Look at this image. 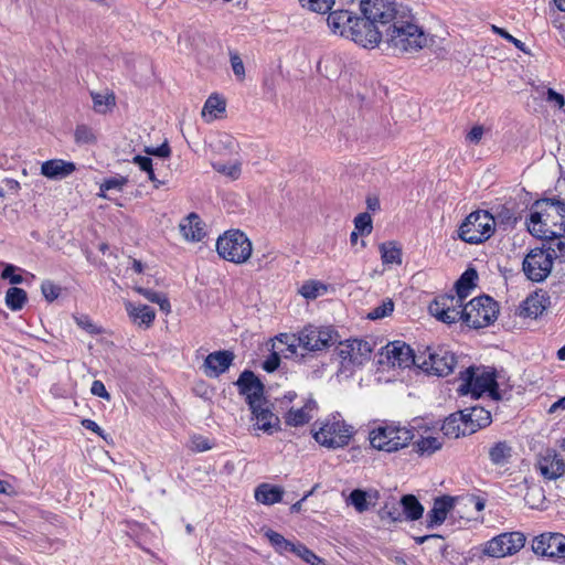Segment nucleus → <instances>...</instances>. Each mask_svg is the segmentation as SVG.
Listing matches in <instances>:
<instances>
[{
    "label": "nucleus",
    "instance_id": "22",
    "mask_svg": "<svg viewBox=\"0 0 565 565\" xmlns=\"http://www.w3.org/2000/svg\"><path fill=\"white\" fill-rule=\"evenodd\" d=\"M459 413L466 424V431L471 434L489 426L492 422L490 412L479 405L467 407Z\"/></svg>",
    "mask_w": 565,
    "mask_h": 565
},
{
    "label": "nucleus",
    "instance_id": "19",
    "mask_svg": "<svg viewBox=\"0 0 565 565\" xmlns=\"http://www.w3.org/2000/svg\"><path fill=\"white\" fill-rule=\"evenodd\" d=\"M417 356L409 344L404 341H391V367L401 370L418 367Z\"/></svg>",
    "mask_w": 565,
    "mask_h": 565
},
{
    "label": "nucleus",
    "instance_id": "46",
    "mask_svg": "<svg viewBox=\"0 0 565 565\" xmlns=\"http://www.w3.org/2000/svg\"><path fill=\"white\" fill-rule=\"evenodd\" d=\"M93 104L95 111L106 114L110 106L115 105V97L113 95H104L100 93H92Z\"/></svg>",
    "mask_w": 565,
    "mask_h": 565
},
{
    "label": "nucleus",
    "instance_id": "12",
    "mask_svg": "<svg viewBox=\"0 0 565 565\" xmlns=\"http://www.w3.org/2000/svg\"><path fill=\"white\" fill-rule=\"evenodd\" d=\"M347 32V39L352 40L354 43L365 49L376 47L382 40V32L377 25L367 19L355 17L350 30Z\"/></svg>",
    "mask_w": 565,
    "mask_h": 565
},
{
    "label": "nucleus",
    "instance_id": "7",
    "mask_svg": "<svg viewBox=\"0 0 565 565\" xmlns=\"http://www.w3.org/2000/svg\"><path fill=\"white\" fill-rule=\"evenodd\" d=\"M423 354L426 358L418 369L429 375L445 377L454 372L457 364L456 354L445 345L427 347Z\"/></svg>",
    "mask_w": 565,
    "mask_h": 565
},
{
    "label": "nucleus",
    "instance_id": "3",
    "mask_svg": "<svg viewBox=\"0 0 565 565\" xmlns=\"http://www.w3.org/2000/svg\"><path fill=\"white\" fill-rule=\"evenodd\" d=\"M216 252L227 262L244 264L249 259L253 247L245 233L239 230H230L217 238Z\"/></svg>",
    "mask_w": 565,
    "mask_h": 565
},
{
    "label": "nucleus",
    "instance_id": "62",
    "mask_svg": "<svg viewBox=\"0 0 565 565\" xmlns=\"http://www.w3.org/2000/svg\"><path fill=\"white\" fill-rule=\"evenodd\" d=\"M146 152L148 154H153L160 158H168L171 153V149L168 142H163L161 146L157 148H146Z\"/></svg>",
    "mask_w": 565,
    "mask_h": 565
},
{
    "label": "nucleus",
    "instance_id": "15",
    "mask_svg": "<svg viewBox=\"0 0 565 565\" xmlns=\"http://www.w3.org/2000/svg\"><path fill=\"white\" fill-rule=\"evenodd\" d=\"M532 550L537 555L565 558V535L543 533L533 540Z\"/></svg>",
    "mask_w": 565,
    "mask_h": 565
},
{
    "label": "nucleus",
    "instance_id": "45",
    "mask_svg": "<svg viewBox=\"0 0 565 565\" xmlns=\"http://www.w3.org/2000/svg\"><path fill=\"white\" fill-rule=\"evenodd\" d=\"M74 138L78 145H93L97 140L93 129L86 125H78L76 127Z\"/></svg>",
    "mask_w": 565,
    "mask_h": 565
},
{
    "label": "nucleus",
    "instance_id": "23",
    "mask_svg": "<svg viewBox=\"0 0 565 565\" xmlns=\"http://www.w3.org/2000/svg\"><path fill=\"white\" fill-rule=\"evenodd\" d=\"M360 8L363 17L375 25L388 22V4L385 0H362Z\"/></svg>",
    "mask_w": 565,
    "mask_h": 565
},
{
    "label": "nucleus",
    "instance_id": "26",
    "mask_svg": "<svg viewBox=\"0 0 565 565\" xmlns=\"http://www.w3.org/2000/svg\"><path fill=\"white\" fill-rule=\"evenodd\" d=\"M264 403L265 402H258L256 405H254V407L249 408L256 419L258 429H262L268 434H273V431L277 429L279 425V418L267 407H264Z\"/></svg>",
    "mask_w": 565,
    "mask_h": 565
},
{
    "label": "nucleus",
    "instance_id": "1",
    "mask_svg": "<svg viewBox=\"0 0 565 565\" xmlns=\"http://www.w3.org/2000/svg\"><path fill=\"white\" fill-rule=\"evenodd\" d=\"M529 232L539 238H554L565 233V201L540 199L531 206Z\"/></svg>",
    "mask_w": 565,
    "mask_h": 565
},
{
    "label": "nucleus",
    "instance_id": "20",
    "mask_svg": "<svg viewBox=\"0 0 565 565\" xmlns=\"http://www.w3.org/2000/svg\"><path fill=\"white\" fill-rule=\"evenodd\" d=\"M234 359L235 354L232 351H215L205 358L202 367L206 376L217 377L230 369Z\"/></svg>",
    "mask_w": 565,
    "mask_h": 565
},
{
    "label": "nucleus",
    "instance_id": "37",
    "mask_svg": "<svg viewBox=\"0 0 565 565\" xmlns=\"http://www.w3.org/2000/svg\"><path fill=\"white\" fill-rule=\"evenodd\" d=\"M28 296L25 290L11 287L6 294V305L13 311L21 310L26 302Z\"/></svg>",
    "mask_w": 565,
    "mask_h": 565
},
{
    "label": "nucleus",
    "instance_id": "21",
    "mask_svg": "<svg viewBox=\"0 0 565 565\" xmlns=\"http://www.w3.org/2000/svg\"><path fill=\"white\" fill-rule=\"evenodd\" d=\"M550 296L545 291H535L523 300L518 315L523 318H537L550 306Z\"/></svg>",
    "mask_w": 565,
    "mask_h": 565
},
{
    "label": "nucleus",
    "instance_id": "40",
    "mask_svg": "<svg viewBox=\"0 0 565 565\" xmlns=\"http://www.w3.org/2000/svg\"><path fill=\"white\" fill-rule=\"evenodd\" d=\"M224 111L225 100L217 95H211L203 106L202 116L205 117L206 115H210L211 119H214L216 118L217 113Z\"/></svg>",
    "mask_w": 565,
    "mask_h": 565
},
{
    "label": "nucleus",
    "instance_id": "9",
    "mask_svg": "<svg viewBox=\"0 0 565 565\" xmlns=\"http://www.w3.org/2000/svg\"><path fill=\"white\" fill-rule=\"evenodd\" d=\"M553 268V254L546 248L536 247L525 256L522 269L525 276L535 282L544 281Z\"/></svg>",
    "mask_w": 565,
    "mask_h": 565
},
{
    "label": "nucleus",
    "instance_id": "11",
    "mask_svg": "<svg viewBox=\"0 0 565 565\" xmlns=\"http://www.w3.org/2000/svg\"><path fill=\"white\" fill-rule=\"evenodd\" d=\"M428 43V34L423 28L417 26V32L413 30H399L396 34H391V50L395 55L412 54L425 47Z\"/></svg>",
    "mask_w": 565,
    "mask_h": 565
},
{
    "label": "nucleus",
    "instance_id": "44",
    "mask_svg": "<svg viewBox=\"0 0 565 565\" xmlns=\"http://www.w3.org/2000/svg\"><path fill=\"white\" fill-rule=\"evenodd\" d=\"M369 497L367 492L355 489L350 493L348 502L352 504L358 512L362 513L369 509Z\"/></svg>",
    "mask_w": 565,
    "mask_h": 565
},
{
    "label": "nucleus",
    "instance_id": "8",
    "mask_svg": "<svg viewBox=\"0 0 565 565\" xmlns=\"http://www.w3.org/2000/svg\"><path fill=\"white\" fill-rule=\"evenodd\" d=\"M479 369L469 366L465 371L460 372L461 385L458 392L461 395L471 394L473 398H479L483 393L495 384L497 375L495 371L482 370L481 373H477Z\"/></svg>",
    "mask_w": 565,
    "mask_h": 565
},
{
    "label": "nucleus",
    "instance_id": "49",
    "mask_svg": "<svg viewBox=\"0 0 565 565\" xmlns=\"http://www.w3.org/2000/svg\"><path fill=\"white\" fill-rule=\"evenodd\" d=\"M388 362V343L382 345L379 353V359L376 360L377 369H376V380L379 382H388V379L385 376V364Z\"/></svg>",
    "mask_w": 565,
    "mask_h": 565
},
{
    "label": "nucleus",
    "instance_id": "2",
    "mask_svg": "<svg viewBox=\"0 0 565 565\" xmlns=\"http://www.w3.org/2000/svg\"><path fill=\"white\" fill-rule=\"evenodd\" d=\"M495 231L493 215L484 210L471 212L460 224L458 237L468 244H481L488 241Z\"/></svg>",
    "mask_w": 565,
    "mask_h": 565
},
{
    "label": "nucleus",
    "instance_id": "28",
    "mask_svg": "<svg viewBox=\"0 0 565 565\" xmlns=\"http://www.w3.org/2000/svg\"><path fill=\"white\" fill-rule=\"evenodd\" d=\"M355 17L348 10H335L329 13L327 22L328 26L334 34L347 38V32L350 30Z\"/></svg>",
    "mask_w": 565,
    "mask_h": 565
},
{
    "label": "nucleus",
    "instance_id": "48",
    "mask_svg": "<svg viewBox=\"0 0 565 565\" xmlns=\"http://www.w3.org/2000/svg\"><path fill=\"white\" fill-rule=\"evenodd\" d=\"M303 8L318 13H327L334 4V0H299Z\"/></svg>",
    "mask_w": 565,
    "mask_h": 565
},
{
    "label": "nucleus",
    "instance_id": "61",
    "mask_svg": "<svg viewBox=\"0 0 565 565\" xmlns=\"http://www.w3.org/2000/svg\"><path fill=\"white\" fill-rule=\"evenodd\" d=\"M218 142H220V145L223 146L224 149H226L228 151V153H237L238 152V143L232 136L224 135L220 139Z\"/></svg>",
    "mask_w": 565,
    "mask_h": 565
},
{
    "label": "nucleus",
    "instance_id": "56",
    "mask_svg": "<svg viewBox=\"0 0 565 565\" xmlns=\"http://www.w3.org/2000/svg\"><path fill=\"white\" fill-rule=\"evenodd\" d=\"M128 179L126 177H115L105 180L100 185V191L118 190L121 191L127 184Z\"/></svg>",
    "mask_w": 565,
    "mask_h": 565
},
{
    "label": "nucleus",
    "instance_id": "14",
    "mask_svg": "<svg viewBox=\"0 0 565 565\" xmlns=\"http://www.w3.org/2000/svg\"><path fill=\"white\" fill-rule=\"evenodd\" d=\"M337 333L331 328L306 327L298 335V344L308 351H321L332 345Z\"/></svg>",
    "mask_w": 565,
    "mask_h": 565
},
{
    "label": "nucleus",
    "instance_id": "51",
    "mask_svg": "<svg viewBox=\"0 0 565 565\" xmlns=\"http://www.w3.org/2000/svg\"><path fill=\"white\" fill-rule=\"evenodd\" d=\"M294 554L298 555L310 565H319L322 563V559L319 556H317L311 550L300 543L296 545Z\"/></svg>",
    "mask_w": 565,
    "mask_h": 565
},
{
    "label": "nucleus",
    "instance_id": "60",
    "mask_svg": "<svg viewBox=\"0 0 565 565\" xmlns=\"http://www.w3.org/2000/svg\"><path fill=\"white\" fill-rule=\"evenodd\" d=\"M546 100L548 103H553L559 109H562L565 105L564 96L562 94L557 93L556 90H554L553 88L547 89Z\"/></svg>",
    "mask_w": 565,
    "mask_h": 565
},
{
    "label": "nucleus",
    "instance_id": "57",
    "mask_svg": "<svg viewBox=\"0 0 565 565\" xmlns=\"http://www.w3.org/2000/svg\"><path fill=\"white\" fill-rule=\"evenodd\" d=\"M17 267L11 264H7L1 274L2 279H8L12 285H19L23 282V277L21 275L14 274Z\"/></svg>",
    "mask_w": 565,
    "mask_h": 565
},
{
    "label": "nucleus",
    "instance_id": "32",
    "mask_svg": "<svg viewBox=\"0 0 565 565\" xmlns=\"http://www.w3.org/2000/svg\"><path fill=\"white\" fill-rule=\"evenodd\" d=\"M539 469L546 479L555 480L565 473V463L556 456L553 458L544 457L539 462Z\"/></svg>",
    "mask_w": 565,
    "mask_h": 565
},
{
    "label": "nucleus",
    "instance_id": "38",
    "mask_svg": "<svg viewBox=\"0 0 565 565\" xmlns=\"http://www.w3.org/2000/svg\"><path fill=\"white\" fill-rule=\"evenodd\" d=\"M265 535L278 553H280V554H282L285 552L294 553V550L297 544L286 540L281 534H279L273 530H268V531H266Z\"/></svg>",
    "mask_w": 565,
    "mask_h": 565
},
{
    "label": "nucleus",
    "instance_id": "33",
    "mask_svg": "<svg viewBox=\"0 0 565 565\" xmlns=\"http://www.w3.org/2000/svg\"><path fill=\"white\" fill-rule=\"evenodd\" d=\"M513 448L507 440L494 443L489 448V459L495 466H504L512 457Z\"/></svg>",
    "mask_w": 565,
    "mask_h": 565
},
{
    "label": "nucleus",
    "instance_id": "50",
    "mask_svg": "<svg viewBox=\"0 0 565 565\" xmlns=\"http://www.w3.org/2000/svg\"><path fill=\"white\" fill-rule=\"evenodd\" d=\"M372 218L369 213H360L354 218V230L361 235H369L372 232Z\"/></svg>",
    "mask_w": 565,
    "mask_h": 565
},
{
    "label": "nucleus",
    "instance_id": "4",
    "mask_svg": "<svg viewBox=\"0 0 565 565\" xmlns=\"http://www.w3.org/2000/svg\"><path fill=\"white\" fill-rule=\"evenodd\" d=\"M312 430L315 440L328 449L345 447L354 434L351 425L337 417L326 419L318 429Z\"/></svg>",
    "mask_w": 565,
    "mask_h": 565
},
{
    "label": "nucleus",
    "instance_id": "41",
    "mask_svg": "<svg viewBox=\"0 0 565 565\" xmlns=\"http://www.w3.org/2000/svg\"><path fill=\"white\" fill-rule=\"evenodd\" d=\"M241 166L242 164L239 161H234L231 163H224L221 161L212 162V167L216 172L226 175L232 180H237L239 178L242 173Z\"/></svg>",
    "mask_w": 565,
    "mask_h": 565
},
{
    "label": "nucleus",
    "instance_id": "31",
    "mask_svg": "<svg viewBox=\"0 0 565 565\" xmlns=\"http://www.w3.org/2000/svg\"><path fill=\"white\" fill-rule=\"evenodd\" d=\"M126 310L135 323L145 324L147 328L151 326L156 318L154 310L147 305L135 306L131 302H127Z\"/></svg>",
    "mask_w": 565,
    "mask_h": 565
},
{
    "label": "nucleus",
    "instance_id": "30",
    "mask_svg": "<svg viewBox=\"0 0 565 565\" xmlns=\"http://www.w3.org/2000/svg\"><path fill=\"white\" fill-rule=\"evenodd\" d=\"M441 430L445 436L450 438L471 435L470 431H466V424H463L462 415L459 412L450 414L444 420Z\"/></svg>",
    "mask_w": 565,
    "mask_h": 565
},
{
    "label": "nucleus",
    "instance_id": "63",
    "mask_svg": "<svg viewBox=\"0 0 565 565\" xmlns=\"http://www.w3.org/2000/svg\"><path fill=\"white\" fill-rule=\"evenodd\" d=\"M279 363H280V358H279L278 353L274 352L264 362L263 369L270 373L278 369Z\"/></svg>",
    "mask_w": 565,
    "mask_h": 565
},
{
    "label": "nucleus",
    "instance_id": "27",
    "mask_svg": "<svg viewBox=\"0 0 565 565\" xmlns=\"http://www.w3.org/2000/svg\"><path fill=\"white\" fill-rule=\"evenodd\" d=\"M182 236L186 241L200 242L205 236V231L202 226L201 220L198 214H189L179 225Z\"/></svg>",
    "mask_w": 565,
    "mask_h": 565
},
{
    "label": "nucleus",
    "instance_id": "54",
    "mask_svg": "<svg viewBox=\"0 0 565 565\" xmlns=\"http://www.w3.org/2000/svg\"><path fill=\"white\" fill-rule=\"evenodd\" d=\"M416 544L422 545L425 542H435L436 546L443 555H445V552L447 550V545L443 543L444 537L439 534H429V535H423V536H415L414 537Z\"/></svg>",
    "mask_w": 565,
    "mask_h": 565
},
{
    "label": "nucleus",
    "instance_id": "53",
    "mask_svg": "<svg viewBox=\"0 0 565 565\" xmlns=\"http://www.w3.org/2000/svg\"><path fill=\"white\" fill-rule=\"evenodd\" d=\"M230 61L234 75L238 81L245 78L244 63L237 52H230Z\"/></svg>",
    "mask_w": 565,
    "mask_h": 565
},
{
    "label": "nucleus",
    "instance_id": "42",
    "mask_svg": "<svg viewBox=\"0 0 565 565\" xmlns=\"http://www.w3.org/2000/svg\"><path fill=\"white\" fill-rule=\"evenodd\" d=\"M416 447L420 455H431L443 447V441L437 437H423L416 443Z\"/></svg>",
    "mask_w": 565,
    "mask_h": 565
},
{
    "label": "nucleus",
    "instance_id": "17",
    "mask_svg": "<svg viewBox=\"0 0 565 565\" xmlns=\"http://www.w3.org/2000/svg\"><path fill=\"white\" fill-rule=\"evenodd\" d=\"M417 19L407 6L391 0V34H396L402 30H413L417 32Z\"/></svg>",
    "mask_w": 565,
    "mask_h": 565
},
{
    "label": "nucleus",
    "instance_id": "29",
    "mask_svg": "<svg viewBox=\"0 0 565 565\" xmlns=\"http://www.w3.org/2000/svg\"><path fill=\"white\" fill-rule=\"evenodd\" d=\"M284 489L279 486L260 483L255 489V499L266 505L278 503L282 500Z\"/></svg>",
    "mask_w": 565,
    "mask_h": 565
},
{
    "label": "nucleus",
    "instance_id": "13",
    "mask_svg": "<svg viewBox=\"0 0 565 565\" xmlns=\"http://www.w3.org/2000/svg\"><path fill=\"white\" fill-rule=\"evenodd\" d=\"M463 307V300L457 295H441L430 302L428 310L439 321L450 324L461 319Z\"/></svg>",
    "mask_w": 565,
    "mask_h": 565
},
{
    "label": "nucleus",
    "instance_id": "36",
    "mask_svg": "<svg viewBox=\"0 0 565 565\" xmlns=\"http://www.w3.org/2000/svg\"><path fill=\"white\" fill-rule=\"evenodd\" d=\"M413 438L411 429L391 425V452L406 447Z\"/></svg>",
    "mask_w": 565,
    "mask_h": 565
},
{
    "label": "nucleus",
    "instance_id": "64",
    "mask_svg": "<svg viewBox=\"0 0 565 565\" xmlns=\"http://www.w3.org/2000/svg\"><path fill=\"white\" fill-rule=\"evenodd\" d=\"M387 306H388V301L383 300L379 307H376L375 309H373L372 311H370L367 313V318L371 320L384 318L387 315Z\"/></svg>",
    "mask_w": 565,
    "mask_h": 565
},
{
    "label": "nucleus",
    "instance_id": "39",
    "mask_svg": "<svg viewBox=\"0 0 565 565\" xmlns=\"http://www.w3.org/2000/svg\"><path fill=\"white\" fill-rule=\"evenodd\" d=\"M327 285L318 280H307L299 289V294L306 299H316L327 291Z\"/></svg>",
    "mask_w": 565,
    "mask_h": 565
},
{
    "label": "nucleus",
    "instance_id": "43",
    "mask_svg": "<svg viewBox=\"0 0 565 565\" xmlns=\"http://www.w3.org/2000/svg\"><path fill=\"white\" fill-rule=\"evenodd\" d=\"M369 439L373 448L379 450H387L385 448V446L388 445V435L386 427L381 426L376 429L371 430Z\"/></svg>",
    "mask_w": 565,
    "mask_h": 565
},
{
    "label": "nucleus",
    "instance_id": "59",
    "mask_svg": "<svg viewBox=\"0 0 565 565\" xmlns=\"http://www.w3.org/2000/svg\"><path fill=\"white\" fill-rule=\"evenodd\" d=\"M90 392L93 395L102 397L106 401L110 399V395L107 392V390L102 381H98V380L94 381L92 384V387H90Z\"/></svg>",
    "mask_w": 565,
    "mask_h": 565
},
{
    "label": "nucleus",
    "instance_id": "5",
    "mask_svg": "<svg viewBox=\"0 0 565 565\" xmlns=\"http://www.w3.org/2000/svg\"><path fill=\"white\" fill-rule=\"evenodd\" d=\"M372 345L363 340H347L340 342L337 354L340 359L339 374L350 377L354 371L370 359Z\"/></svg>",
    "mask_w": 565,
    "mask_h": 565
},
{
    "label": "nucleus",
    "instance_id": "24",
    "mask_svg": "<svg viewBox=\"0 0 565 565\" xmlns=\"http://www.w3.org/2000/svg\"><path fill=\"white\" fill-rule=\"evenodd\" d=\"M454 508V498L449 495H443L434 500L431 510L427 513V529H434L435 526L441 525L449 511Z\"/></svg>",
    "mask_w": 565,
    "mask_h": 565
},
{
    "label": "nucleus",
    "instance_id": "10",
    "mask_svg": "<svg viewBox=\"0 0 565 565\" xmlns=\"http://www.w3.org/2000/svg\"><path fill=\"white\" fill-rule=\"evenodd\" d=\"M525 544V536L521 532H508L497 535L488 541L482 554L490 557H504L518 553Z\"/></svg>",
    "mask_w": 565,
    "mask_h": 565
},
{
    "label": "nucleus",
    "instance_id": "58",
    "mask_svg": "<svg viewBox=\"0 0 565 565\" xmlns=\"http://www.w3.org/2000/svg\"><path fill=\"white\" fill-rule=\"evenodd\" d=\"M75 320L78 327L86 330L90 334H98L100 332V330L92 322L87 316L76 317Z\"/></svg>",
    "mask_w": 565,
    "mask_h": 565
},
{
    "label": "nucleus",
    "instance_id": "25",
    "mask_svg": "<svg viewBox=\"0 0 565 565\" xmlns=\"http://www.w3.org/2000/svg\"><path fill=\"white\" fill-rule=\"evenodd\" d=\"M76 167L71 161L51 159L42 163L41 173L47 179L62 180L71 175Z\"/></svg>",
    "mask_w": 565,
    "mask_h": 565
},
{
    "label": "nucleus",
    "instance_id": "6",
    "mask_svg": "<svg viewBox=\"0 0 565 565\" xmlns=\"http://www.w3.org/2000/svg\"><path fill=\"white\" fill-rule=\"evenodd\" d=\"M499 312L498 302L489 296L473 298L465 305L461 320L470 328L479 329L492 323Z\"/></svg>",
    "mask_w": 565,
    "mask_h": 565
},
{
    "label": "nucleus",
    "instance_id": "18",
    "mask_svg": "<svg viewBox=\"0 0 565 565\" xmlns=\"http://www.w3.org/2000/svg\"><path fill=\"white\" fill-rule=\"evenodd\" d=\"M402 511L391 510V522L417 521L424 514V507L414 494H404L399 500Z\"/></svg>",
    "mask_w": 565,
    "mask_h": 565
},
{
    "label": "nucleus",
    "instance_id": "52",
    "mask_svg": "<svg viewBox=\"0 0 565 565\" xmlns=\"http://www.w3.org/2000/svg\"><path fill=\"white\" fill-rule=\"evenodd\" d=\"M550 242L548 247L546 250L551 252L553 254V258H564L565 257V236H563V233L559 234L557 237L554 238H547Z\"/></svg>",
    "mask_w": 565,
    "mask_h": 565
},
{
    "label": "nucleus",
    "instance_id": "16",
    "mask_svg": "<svg viewBox=\"0 0 565 565\" xmlns=\"http://www.w3.org/2000/svg\"><path fill=\"white\" fill-rule=\"evenodd\" d=\"M235 384L238 387L239 394L246 397L249 407H254L258 402H265L264 384L254 372L249 370L243 371Z\"/></svg>",
    "mask_w": 565,
    "mask_h": 565
},
{
    "label": "nucleus",
    "instance_id": "35",
    "mask_svg": "<svg viewBox=\"0 0 565 565\" xmlns=\"http://www.w3.org/2000/svg\"><path fill=\"white\" fill-rule=\"evenodd\" d=\"M313 407L315 402L309 401L300 408H291L285 417L286 424L294 427L307 424L311 419L310 412L312 411Z\"/></svg>",
    "mask_w": 565,
    "mask_h": 565
},
{
    "label": "nucleus",
    "instance_id": "55",
    "mask_svg": "<svg viewBox=\"0 0 565 565\" xmlns=\"http://www.w3.org/2000/svg\"><path fill=\"white\" fill-rule=\"evenodd\" d=\"M41 290H42L44 298L50 302L57 299V297L61 294V288L50 280H45L42 282Z\"/></svg>",
    "mask_w": 565,
    "mask_h": 565
},
{
    "label": "nucleus",
    "instance_id": "47",
    "mask_svg": "<svg viewBox=\"0 0 565 565\" xmlns=\"http://www.w3.org/2000/svg\"><path fill=\"white\" fill-rule=\"evenodd\" d=\"M493 217L495 225L500 224L504 226H514L519 220V217L515 216L513 211L504 205L498 210L497 214L493 215Z\"/></svg>",
    "mask_w": 565,
    "mask_h": 565
},
{
    "label": "nucleus",
    "instance_id": "34",
    "mask_svg": "<svg viewBox=\"0 0 565 565\" xmlns=\"http://www.w3.org/2000/svg\"><path fill=\"white\" fill-rule=\"evenodd\" d=\"M477 279V270L468 268L455 284L456 295L465 301L470 291L476 287Z\"/></svg>",
    "mask_w": 565,
    "mask_h": 565
}]
</instances>
